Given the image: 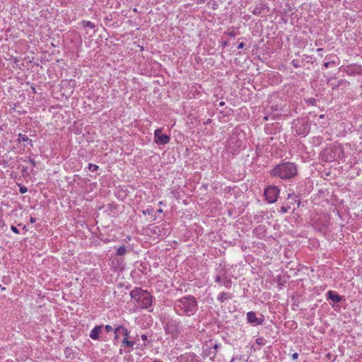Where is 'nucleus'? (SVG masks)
<instances>
[{
    "label": "nucleus",
    "mask_w": 362,
    "mask_h": 362,
    "mask_svg": "<svg viewBox=\"0 0 362 362\" xmlns=\"http://www.w3.org/2000/svg\"><path fill=\"white\" fill-rule=\"evenodd\" d=\"M224 105H225V103H224V102H221V103H219V105H220V106H223Z\"/></svg>",
    "instance_id": "obj_32"
},
{
    "label": "nucleus",
    "mask_w": 362,
    "mask_h": 362,
    "mask_svg": "<svg viewBox=\"0 0 362 362\" xmlns=\"http://www.w3.org/2000/svg\"><path fill=\"white\" fill-rule=\"evenodd\" d=\"M105 330H106L107 332H111V331H112V330H113L112 327L111 325H107L105 327Z\"/></svg>",
    "instance_id": "obj_21"
},
{
    "label": "nucleus",
    "mask_w": 362,
    "mask_h": 362,
    "mask_svg": "<svg viewBox=\"0 0 362 362\" xmlns=\"http://www.w3.org/2000/svg\"><path fill=\"white\" fill-rule=\"evenodd\" d=\"M127 252V249L124 246H122L117 249V255H124Z\"/></svg>",
    "instance_id": "obj_15"
},
{
    "label": "nucleus",
    "mask_w": 362,
    "mask_h": 362,
    "mask_svg": "<svg viewBox=\"0 0 362 362\" xmlns=\"http://www.w3.org/2000/svg\"><path fill=\"white\" fill-rule=\"evenodd\" d=\"M216 281H220V276H217V277H216Z\"/></svg>",
    "instance_id": "obj_38"
},
{
    "label": "nucleus",
    "mask_w": 362,
    "mask_h": 362,
    "mask_svg": "<svg viewBox=\"0 0 362 362\" xmlns=\"http://www.w3.org/2000/svg\"><path fill=\"white\" fill-rule=\"evenodd\" d=\"M227 294L226 293H221L218 296V299L223 302L227 298Z\"/></svg>",
    "instance_id": "obj_17"
},
{
    "label": "nucleus",
    "mask_w": 362,
    "mask_h": 362,
    "mask_svg": "<svg viewBox=\"0 0 362 362\" xmlns=\"http://www.w3.org/2000/svg\"><path fill=\"white\" fill-rule=\"evenodd\" d=\"M103 328L102 325L95 326L90 333V337L94 340L98 339L99 334Z\"/></svg>",
    "instance_id": "obj_10"
},
{
    "label": "nucleus",
    "mask_w": 362,
    "mask_h": 362,
    "mask_svg": "<svg viewBox=\"0 0 362 362\" xmlns=\"http://www.w3.org/2000/svg\"><path fill=\"white\" fill-rule=\"evenodd\" d=\"M116 331L119 332L120 334H122L124 336V337L129 338V332L124 327L119 325L116 327Z\"/></svg>",
    "instance_id": "obj_14"
},
{
    "label": "nucleus",
    "mask_w": 362,
    "mask_h": 362,
    "mask_svg": "<svg viewBox=\"0 0 362 362\" xmlns=\"http://www.w3.org/2000/svg\"><path fill=\"white\" fill-rule=\"evenodd\" d=\"M288 199L291 198V194H288Z\"/></svg>",
    "instance_id": "obj_40"
},
{
    "label": "nucleus",
    "mask_w": 362,
    "mask_h": 362,
    "mask_svg": "<svg viewBox=\"0 0 362 362\" xmlns=\"http://www.w3.org/2000/svg\"><path fill=\"white\" fill-rule=\"evenodd\" d=\"M30 163H31V164H32L33 165H35V161H34V160H30Z\"/></svg>",
    "instance_id": "obj_33"
},
{
    "label": "nucleus",
    "mask_w": 362,
    "mask_h": 362,
    "mask_svg": "<svg viewBox=\"0 0 362 362\" xmlns=\"http://www.w3.org/2000/svg\"><path fill=\"white\" fill-rule=\"evenodd\" d=\"M141 339L144 340V341H146L147 339V336L146 334H142L141 335Z\"/></svg>",
    "instance_id": "obj_30"
},
{
    "label": "nucleus",
    "mask_w": 362,
    "mask_h": 362,
    "mask_svg": "<svg viewBox=\"0 0 362 362\" xmlns=\"http://www.w3.org/2000/svg\"><path fill=\"white\" fill-rule=\"evenodd\" d=\"M134 345V342L132 341H129V338L124 337L122 340V346L127 349L126 352L129 353L132 351L133 346Z\"/></svg>",
    "instance_id": "obj_11"
},
{
    "label": "nucleus",
    "mask_w": 362,
    "mask_h": 362,
    "mask_svg": "<svg viewBox=\"0 0 362 362\" xmlns=\"http://www.w3.org/2000/svg\"><path fill=\"white\" fill-rule=\"evenodd\" d=\"M145 291H144L140 288H136L131 291L130 296L132 298L135 299L138 303Z\"/></svg>",
    "instance_id": "obj_9"
},
{
    "label": "nucleus",
    "mask_w": 362,
    "mask_h": 362,
    "mask_svg": "<svg viewBox=\"0 0 362 362\" xmlns=\"http://www.w3.org/2000/svg\"><path fill=\"white\" fill-rule=\"evenodd\" d=\"M8 362V361H7Z\"/></svg>",
    "instance_id": "obj_41"
},
{
    "label": "nucleus",
    "mask_w": 362,
    "mask_h": 362,
    "mask_svg": "<svg viewBox=\"0 0 362 362\" xmlns=\"http://www.w3.org/2000/svg\"><path fill=\"white\" fill-rule=\"evenodd\" d=\"M293 129L298 135L307 134L309 132L308 124L303 120H297L294 122Z\"/></svg>",
    "instance_id": "obj_4"
},
{
    "label": "nucleus",
    "mask_w": 362,
    "mask_h": 362,
    "mask_svg": "<svg viewBox=\"0 0 362 362\" xmlns=\"http://www.w3.org/2000/svg\"><path fill=\"white\" fill-rule=\"evenodd\" d=\"M218 348V345L217 344L214 345V351H213L212 353L214 355L216 354Z\"/></svg>",
    "instance_id": "obj_25"
},
{
    "label": "nucleus",
    "mask_w": 362,
    "mask_h": 362,
    "mask_svg": "<svg viewBox=\"0 0 362 362\" xmlns=\"http://www.w3.org/2000/svg\"><path fill=\"white\" fill-rule=\"evenodd\" d=\"M294 202H297V205H298V206H300V202L298 199H296L295 198V199H294Z\"/></svg>",
    "instance_id": "obj_31"
},
{
    "label": "nucleus",
    "mask_w": 362,
    "mask_h": 362,
    "mask_svg": "<svg viewBox=\"0 0 362 362\" xmlns=\"http://www.w3.org/2000/svg\"><path fill=\"white\" fill-rule=\"evenodd\" d=\"M279 189L276 186H269L264 190V196L269 203H274L278 198Z\"/></svg>",
    "instance_id": "obj_3"
},
{
    "label": "nucleus",
    "mask_w": 362,
    "mask_h": 362,
    "mask_svg": "<svg viewBox=\"0 0 362 362\" xmlns=\"http://www.w3.org/2000/svg\"><path fill=\"white\" fill-rule=\"evenodd\" d=\"M258 13H259V11H258ZM254 13H257V8L255 9Z\"/></svg>",
    "instance_id": "obj_34"
},
{
    "label": "nucleus",
    "mask_w": 362,
    "mask_h": 362,
    "mask_svg": "<svg viewBox=\"0 0 362 362\" xmlns=\"http://www.w3.org/2000/svg\"><path fill=\"white\" fill-rule=\"evenodd\" d=\"M247 320L248 322L253 325H262L263 320L257 317L255 312L250 311L247 314Z\"/></svg>",
    "instance_id": "obj_7"
},
{
    "label": "nucleus",
    "mask_w": 362,
    "mask_h": 362,
    "mask_svg": "<svg viewBox=\"0 0 362 362\" xmlns=\"http://www.w3.org/2000/svg\"><path fill=\"white\" fill-rule=\"evenodd\" d=\"M327 61L323 64L324 67L328 69L329 67H335L338 57L335 55L327 56L325 58Z\"/></svg>",
    "instance_id": "obj_8"
},
{
    "label": "nucleus",
    "mask_w": 362,
    "mask_h": 362,
    "mask_svg": "<svg viewBox=\"0 0 362 362\" xmlns=\"http://www.w3.org/2000/svg\"><path fill=\"white\" fill-rule=\"evenodd\" d=\"M244 47V43L241 42L238 45V49H242Z\"/></svg>",
    "instance_id": "obj_28"
},
{
    "label": "nucleus",
    "mask_w": 362,
    "mask_h": 362,
    "mask_svg": "<svg viewBox=\"0 0 362 362\" xmlns=\"http://www.w3.org/2000/svg\"><path fill=\"white\" fill-rule=\"evenodd\" d=\"M328 298L332 300L334 303H339L342 300V297L336 294L334 291H329L327 292Z\"/></svg>",
    "instance_id": "obj_12"
},
{
    "label": "nucleus",
    "mask_w": 362,
    "mask_h": 362,
    "mask_svg": "<svg viewBox=\"0 0 362 362\" xmlns=\"http://www.w3.org/2000/svg\"><path fill=\"white\" fill-rule=\"evenodd\" d=\"M290 209V206H282L281 207V212L283 214L287 213Z\"/></svg>",
    "instance_id": "obj_16"
},
{
    "label": "nucleus",
    "mask_w": 362,
    "mask_h": 362,
    "mask_svg": "<svg viewBox=\"0 0 362 362\" xmlns=\"http://www.w3.org/2000/svg\"><path fill=\"white\" fill-rule=\"evenodd\" d=\"M298 357V354L297 353H294L293 355H292V358L293 359H297Z\"/></svg>",
    "instance_id": "obj_26"
},
{
    "label": "nucleus",
    "mask_w": 362,
    "mask_h": 362,
    "mask_svg": "<svg viewBox=\"0 0 362 362\" xmlns=\"http://www.w3.org/2000/svg\"><path fill=\"white\" fill-rule=\"evenodd\" d=\"M95 27V24H85L84 28H94Z\"/></svg>",
    "instance_id": "obj_20"
},
{
    "label": "nucleus",
    "mask_w": 362,
    "mask_h": 362,
    "mask_svg": "<svg viewBox=\"0 0 362 362\" xmlns=\"http://www.w3.org/2000/svg\"><path fill=\"white\" fill-rule=\"evenodd\" d=\"M114 332H115V337H114V341H117L118 340V338H119V334H120L119 332H117L116 331V328L114 329Z\"/></svg>",
    "instance_id": "obj_19"
},
{
    "label": "nucleus",
    "mask_w": 362,
    "mask_h": 362,
    "mask_svg": "<svg viewBox=\"0 0 362 362\" xmlns=\"http://www.w3.org/2000/svg\"><path fill=\"white\" fill-rule=\"evenodd\" d=\"M229 34H230V35H231V36H235V33H230Z\"/></svg>",
    "instance_id": "obj_36"
},
{
    "label": "nucleus",
    "mask_w": 362,
    "mask_h": 362,
    "mask_svg": "<svg viewBox=\"0 0 362 362\" xmlns=\"http://www.w3.org/2000/svg\"><path fill=\"white\" fill-rule=\"evenodd\" d=\"M158 212H159V213H162V212H163V210H162L161 209H158Z\"/></svg>",
    "instance_id": "obj_37"
},
{
    "label": "nucleus",
    "mask_w": 362,
    "mask_h": 362,
    "mask_svg": "<svg viewBox=\"0 0 362 362\" xmlns=\"http://www.w3.org/2000/svg\"><path fill=\"white\" fill-rule=\"evenodd\" d=\"M152 211H153V209H147L146 210L143 211V214H150L152 213Z\"/></svg>",
    "instance_id": "obj_23"
},
{
    "label": "nucleus",
    "mask_w": 362,
    "mask_h": 362,
    "mask_svg": "<svg viewBox=\"0 0 362 362\" xmlns=\"http://www.w3.org/2000/svg\"><path fill=\"white\" fill-rule=\"evenodd\" d=\"M18 141L28 142L31 146H33L32 140L30 139L25 134H19L18 135Z\"/></svg>",
    "instance_id": "obj_13"
},
{
    "label": "nucleus",
    "mask_w": 362,
    "mask_h": 362,
    "mask_svg": "<svg viewBox=\"0 0 362 362\" xmlns=\"http://www.w3.org/2000/svg\"><path fill=\"white\" fill-rule=\"evenodd\" d=\"M27 191H28V189H27L26 187H21L20 188V192L22 193V194L25 193Z\"/></svg>",
    "instance_id": "obj_24"
},
{
    "label": "nucleus",
    "mask_w": 362,
    "mask_h": 362,
    "mask_svg": "<svg viewBox=\"0 0 362 362\" xmlns=\"http://www.w3.org/2000/svg\"><path fill=\"white\" fill-rule=\"evenodd\" d=\"M197 301L192 296L178 299L175 304V310L179 315H193L197 310Z\"/></svg>",
    "instance_id": "obj_1"
},
{
    "label": "nucleus",
    "mask_w": 362,
    "mask_h": 362,
    "mask_svg": "<svg viewBox=\"0 0 362 362\" xmlns=\"http://www.w3.org/2000/svg\"><path fill=\"white\" fill-rule=\"evenodd\" d=\"M152 296L146 291L137 303L138 306L144 309L148 308L152 305Z\"/></svg>",
    "instance_id": "obj_5"
},
{
    "label": "nucleus",
    "mask_w": 362,
    "mask_h": 362,
    "mask_svg": "<svg viewBox=\"0 0 362 362\" xmlns=\"http://www.w3.org/2000/svg\"><path fill=\"white\" fill-rule=\"evenodd\" d=\"M153 362H163V361H161L160 360H154Z\"/></svg>",
    "instance_id": "obj_35"
},
{
    "label": "nucleus",
    "mask_w": 362,
    "mask_h": 362,
    "mask_svg": "<svg viewBox=\"0 0 362 362\" xmlns=\"http://www.w3.org/2000/svg\"><path fill=\"white\" fill-rule=\"evenodd\" d=\"M296 174V165L290 162L280 163L271 170L272 177H279L283 180H289L295 177Z\"/></svg>",
    "instance_id": "obj_2"
},
{
    "label": "nucleus",
    "mask_w": 362,
    "mask_h": 362,
    "mask_svg": "<svg viewBox=\"0 0 362 362\" xmlns=\"http://www.w3.org/2000/svg\"><path fill=\"white\" fill-rule=\"evenodd\" d=\"M322 48H318L317 49V52L319 53V54L322 57Z\"/></svg>",
    "instance_id": "obj_27"
},
{
    "label": "nucleus",
    "mask_w": 362,
    "mask_h": 362,
    "mask_svg": "<svg viewBox=\"0 0 362 362\" xmlns=\"http://www.w3.org/2000/svg\"><path fill=\"white\" fill-rule=\"evenodd\" d=\"M88 168L90 170L93 172V171H95L98 168V166L95 164L90 163Z\"/></svg>",
    "instance_id": "obj_18"
},
{
    "label": "nucleus",
    "mask_w": 362,
    "mask_h": 362,
    "mask_svg": "<svg viewBox=\"0 0 362 362\" xmlns=\"http://www.w3.org/2000/svg\"><path fill=\"white\" fill-rule=\"evenodd\" d=\"M82 23H90V21H83Z\"/></svg>",
    "instance_id": "obj_39"
},
{
    "label": "nucleus",
    "mask_w": 362,
    "mask_h": 362,
    "mask_svg": "<svg viewBox=\"0 0 362 362\" xmlns=\"http://www.w3.org/2000/svg\"><path fill=\"white\" fill-rule=\"evenodd\" d=\"M30 221V223H34L36 222V218L31 217Z\"/></svg>",
    "instance_id": "obj_29"
},
{
    "label": "nucleus",
    "mask_w": 362,
    "mask_h": 362,
    "mask_svg": "<svg viewBox=\"0 0 362 362\" xmlns=\"http://www.w3.org/2000/svg\"><path fill=\"white\" fill-rule=\"evenodd\" d=\"M155 142L158 144H166L170 141V136L163 134L160 129H158L154 132Z\"/></svg>",
    "instance_id": "obj_6"
},
{
    "label": "nucleus",
    "mask_w": 362,
    "mask_h": 362,
    "mask_svg": "<svg viewBox=\"0 0 362 362\" xmlns=\"http://www.w3.org/2000/svg\"><path fill=\"white\" fill-rule=\"evenodd\" d=\"M11 230H12L13 232H14V233H16V234H18V233H19V230H18V229L16 226H11Z\"/></svg>",
    "instance_id": "obj_22"
}]
</instances>
